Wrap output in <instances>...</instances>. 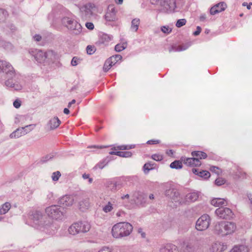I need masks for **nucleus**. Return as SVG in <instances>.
Wrapping results in <instances>:
<instances>
[{
  "label": "nucleus",
  "mask_w": 252,
  "mask_h": 252,
  "mask_svg": "<svg viewBox=\"0 0 252 252\" xmlns=\"http://www.w3.org/2000/svg\"><path fill=\"white\" fill-rule=\"evenodd\" d=\"M154 163H151L150 162L146 163L143 166L144 172L145 174H148L149 171L154 168Z\"/></svg>",
  "instance_id": "nucleus-35"
},
{
  "label": "nucleus",
  "mask_w": 252,
  "mask_h": 252,
  "mask_svg": "<svg viewBox=\"0 0 252 252\" xmlns=\"http://www.w3.org/2000/svg\"><path fill=\"white\" fill-rule=\"evenodd\" d=\"M226 7V4L224 2H219L211 8L210 10V14L214 15L223 11Z\"/></svg>",
  "instance_id": "nucleus-18"
},
{
  "label": "nucleus",
  "mask_w": 252,
  "mask_h": 252,
  "mask_svg": "<svg viewBox=\"0 0 252 252\" xmlns=\"http://www.w3.org/2000/svg\"><path fill=\"white\" fill-rule=\"evenodd\" d=\"M74 196L71 195H65L61 197L58 203L63 207L71 206L74 202Z\"/></svg>",
  "instance_id": "nucleus-14"
},
{
  "label": "nucleus",
  "mask_w": 252,
  "mask_h": 252,
  "mask_svg": "<svg viewBox=\"0 0 252 252\" xmlns=\"http://www.w3.org/2000/svg\"><path fill=\"white\" fill-rule=\"evenodd\" d=\"M80 209L84 211L89 208L90 207V202L89 198H82L79 202Z\"/></svg>",
  "instance_id": "nucleus-21"
},
{
  "label": "nucleus",
  "mask_w": 252,
  "mask_h": 252,
  "mask_svg": "<svg viewBox=\"0 0 252 252\" xmlns=\"http://www.w3.org/2000/svg\"><path fill=\"white\" fill-rule=\"evenodd\" d=\"M1 208L7 213L11 208V204L9 202H5L1 206Z\"/></svg>",
  "instance_id": "nucleus-42"
},
{
  "label": "nucleus",
  "mask_w": 252,
  "mask_h": 252,
  "mask_svg": "<svg viewBox=\"0 0 252 252\" xmlns=\"http://www.w3.org/2000/svg\"><path fill=\"white\" fill-rule=\"evenodd\" d=\"M161 31L165 33H169L171 32V29L169 27L163 26L161 28Z\"/></svg>",
  "instance_id": "nucleus-45"
},
{
  "label": "nucleus",
  "mask_w": 252,
  "mask_h": 252,
  "mask_svg": "<svg viewBox=\"0 0 252 252\" xmlns=\"http://www.w3.org/2000/svg\"><path fill=\"white\" fill-rule=\"evenodd\" d=\"M201 32V28L199 26H197L196 31L193 32V35L195 36L198 35Z\"/></svg>",
  "instance_id": "nucleus-57"
},
{
  "label": "nucleus",
  "mask_w": 252,
  "mask_h": 252,
  "mask_svg": "<svg viewBox=\"0 0 252 252\" xmlns=\"http://www.w3.org/2000/svg\"><path fill=\"white\" fill-rule=\"evenodd\" d=\"M86 27L89 30H92L94 29V24L91 22H87L86 23Z\"/></svg>",
  "instance_id": "nucleus-56"
},
{
  "label": "nucleus",
  "mask_w": 252,
  "mask_h": 252,
  "mask_svg": "<svg viewBox=\"0 0 252 252\" xmlns=\"http://www.w3.org/2000/svg\"><path fill=\"white\" fill-rule=\"evenodd\" d=\"M34 127L35 125H30L25 127L17 128L16 130L10 134V137L11 138H19L31 131L34 128Z\"/></svg>",
  "instance_id": "nucleus-9"
},
{
  "label": "nucleus",
  "mask_w": 252,
  "mask_h": 252,
  "mask_svg": "<svg viewBox=\"0 0 252 252\" xmlns=\"http://www.w3.org/2000/svg\"><path fill=\"white\" fill-rule=\"evenodd\" d=\"M30 219L36 227L42 229L43 231L53 235L57 229L55 225L51 223L48 218L39 211L33 210L29 212Z\"/></svg>",
  "instance_id": "nucleus-1"
},
{
  "label": "nucleus",
  "mask_w": 252,
  "mask_h": 252,
  "mask_svg": "<svg viewBox=\"0 0 252 252\" xmlns=\"http://www.w3.org/2000/svg\"><path fill=\"white\" fill-rule=\"evenodd\" d=\"M112 65L110 64L109 65V64L108 63H107V61H105V63L104 64V66H103V70L105 71V72H107L109 70V69L111 68V67H112Z\"/></svg>",
  "instance_id": "nucleus-51"
},
{
  "label": "nucleus",
  "mask_w": 252,
  "mask_h": 252,
  "mask_svg": "<svg viewBox=\"0 0 252 252\" xmlns=\"http://www.w3.org/2000/svg\"><path fill=\"white\" fill-rule=\"evenodd\" d=\"M140 24V19L138 18H135L131 21V30L136 32L138 29Z\"/></svg>",
  "instance_id": "nucleus-32"
},
{
  "label": "nucleus",
  "mask_w": 252,
  "mask_h": 252,
  "mask_svg": "<svg viewBox=\"0 0 252 252\" xmlns=\"http://www.w3.org/2000/svg\"><path fill=\"white\" fill-rule=\"evenodd\" d=\"M6 11L3 9H0V22L4 20Z\"/></svg>",
  "instance_id": "nucleus-49"
},
{
  "label": "nucleus",
  "mask_w": 252,
  "mask_h": 252,
  "mask_svg": "<svg viewBox=\"0 0 252 252\" xmlns=\"http://www.w3.org/2000/svg\"><path fill=\"white\" fill-rule=\"evenodd\" d=\"M62 22L72 33L78 35L81 32V25L74 19L66 17L63 19Z\"/></svg>",
  "instance_id": "nucleus-4"
},
{
  "label": "nucleus",
  "mask_w": 252,
  "mask_h": 252,
  "mask_svg": "<svg viewBox=\"0 0 252 252\" xmlns=\"http://www.w3.org/2000/svg\"><path fill=\"white\" fill-rule=\"evenodd\" d=\"M21 105V101L18 100V99H16L15 100L14 102H13V106L16 108H18L20 107Z\"/></svg>",
  "instance_id": "nucleus-52"
},
{
  "label": "nucleus",
  "mask_w": 252,
  "mask_h": 252,
  "mask_svg": "<svg viewBox=\"0 0 252 252\" xmlns=\"http://www.w3.org/2000/svg\"><path fill=\"white\" fill-rule=\"evenodd\" d=\"M124 214H125V213L124 211H119L118 212H117L116 216L118 217H120L122 216V215H124Z\"/></svg>",
  "instance_id": "nucleus-63"
},
{
  "label": "nucleus",
  "mask_w": 252,
  "mask_h": 252,
  "mask_svg": "<svg viewBox=\"0 0 252 252\" xmlns=\"http://www.w3.org/2000/svg\"><path fill=\"white\" fill-rule=\"evenodd\" d=\"M79 228H80V226L78 222L74 223L69 227L68 232L70 234L75 235L80 233Z\"/></svg>",
  "instance_id": "nucleus-24"
},
{
  "label": "nucleus",
  "mask_w": 252,
  "mask_h": 252,
  "mask_svg": "<svg viewBox=\"0 0 252 252\" xmlns=\"http://www.w3.org/2000/svg\"><path fill=\"white\" fill-rule=\"evenodd\" d=\"M34 40L36 41H39L41 39V36L39 34H35L33 36Z\"/></svg>",
  "instance_id": "nucleus-61"
},
{
  "label": "nucleus",
  "mask_w": 252,
  "mask_h": 252,
  "mask_svg": "<svg viewBox=\"0 0 252 252\" xmlns=\"http://www.w3.org/2000/svg\"><path fill=\"white\" fill-rule=\"evenodd\" d=\"M87 52L89 55H92L94 52V48L91 45H88L86 48Z\"/></svg>",
  "instance_id": "nucleus-47"
},
{
  "label": "nucleus",
  "mask_w": 252,
  "mask_h": 252,
  "mask_svg": "<svg viewBox=\"0 0 252 252\" xmlns=\"http://www.w3.org/2000/svg\"><path fill=\"white\" fill-rule=\"evenodd\" d=\"M113 209V205L110 202H108L107 205L103 207V211L105 213H108L111 212Z\"/></svg>",
  "instance_id": "nucleus-38"
},
{
  "label": "nucleus",
  "mask_w": 252,
  "mask_h": 252,
  "mask_svg": "<svg viewBox=\"0 0 252 252\" xmlns=\"http://www.w3.org/2000/svg\"><path fill=\"white\" fill-rule=\"evenodd\" d=\"M236 229V225L234 222L221 221L216 223L213 231L215 234L224 236L233 233Z\"/></svg>",
  "instance_id": "nucleus-3"
},
{
  "label": "nucleus",
  "mask_w": 252,
  "mask_h": 252,
  "mask_svg": "<svg viewBox=\"0 0 252 252\" xmlns=\"http://www.w3.org/2000/svg\"><path fill=\"white\" fill-rule=\"evenodd\" d=\"M198 176L202 178H204V179H207L210 177V173L209 171L206 170H202L199 172V174Z\"/></svg>",
  "instance_id": "nucleus-37"
},
{
  "label": "nucleus",
  "mask_w": 252,
  "mask_h": 252,
  "mask_svg": "<svg viewBox=\"0 0 252 252\" xmlns=\"http://www.w3.org/2000/svg\"><path fill=\"white\" fill-rule=\"evenodd\" d=\"M159 142H160V141L158 140H150L148 141L147 143L149 144H156L159 143Z\"/></svg>",
  "instance_id": "nucleus-58"
},
{
  "label": "nucleus",
  "mask_w": 252,
  "mask_h": 252,
  "mask_svg": "<svg viewBox=\"0 0 252 252\" xmlns=\"http://www.w3.org/2000/svg\"><path fill=\"white\" fill-rule=\"evenodd\" d=\"M225 183V181L222 178H217L215 180V184L217 186H221L223 185Z\"/></svg>",
  "instance_id": "nucleus-48"
},
{
  "label": "nucleus",
  "mask_w": 252,
  "mask_h": 252,
  "mask_svg": "<svg viewBox=\"0 0 252 252\" xmlns=\"http://www.w3.org/2000/svg\"><path fill=\"white\" fill-rule=\"evenodd\" d=\"M126 47V45L125 43L122 44H118L115 47V50L118 52H120L123 50L125 49Z\"/></svg>",
  "instance_id": "nucleus-39"
},
{
  "label": "nucleus",
  "mask_w": 252,
  "mask_h": 252,
  "mask_svg": "<svg viewBox=\"0 0 252 252\" xmlns=\"http://www.w3.org/2000/svg\"><path fill=\"white\" fill-rule=\"evenodd\" d=\"M0 47L8 51H11L13 49V46L11 43L2 39H0Z\"/></svg>",
  "instance_id": "nucleus-26"
},
{
  "label": "nucleus",
  "mask_w": 252,
  "mask_h": 252,
  "mask_svg": "<svg viewBox=\"0 0 252 252\" xmlns=\"http://www.w3.org/2000/svg\"><path fill=\"white\" fill-rule=\"evenodd\" d=\"M117 11L113 5H109L108 6L107 11L105 15V18L107 21H114L116 19Z\"/></svg>",
  "instance_id": "nucleus-16"
},
{
  "label": "nucleus",
  "mask_w": 252,
  "mask_h": 252,
  "mask_svg": "<svg viewBox=\"0 0 252 252\" xmlns=\"http://www.w3.org/2000/svg\"><path fill=\"white\" fill-rule=\"evenodd\" d=\"M45 212L49 217L55 220L61 219L63 216L60 206L56 205L47 207Z\"/></svg>",
  "instance_id": "nucleus-7"
},
{
  "label": "nucleus",
  "mask_w": 252,
  "mask_h": 252,
  "mask_svg": "<svg viewBox=\"0 0 252 252\" xmlns=\"http://www.w3.org/2000/svg\"><path fill=\"white\" fill-rule=\"evenodd\" d=\"M79 226H80V232L85 233L88 232L90 228V224L87 221H81L78 222Z\"/></svg>",
  "instance_id": "nucleus-25"
},
{
  "label": "nucleus",
  "mask_w": 252,
  "mask_h": 252,
  "mask_svg": "<svg viewBox=\"0 0 252 252\" xmlns=\"http://www.w3.org/2000/svg\"><path fill=\"white\" fill-rule=\"evenodd\" d=\"M166 196L170 198L173 202L178 203L179 204L181 203L179 192L174 189H169L166 190L165 192Z\"/></svg>",
  "instance_id": "nucleus-13"
},
{
  "label": "nucleus",
  "mask_w": 252,
  "mask_h": 252,
  "mask_svg": "<svg viewBox=\"0 0 252 252\" xmlns=\"http://www.w3.org/2000/svg\"><path fill=\"white\" fill-rule=\"evenodd\" d=\"M153 159L156 161H161L163 159V156L160 154H154L152 156Z\"/></svg>",
  "instance_id": "nucleus-43"
},
{
  "label": "nucleus",
  "mask_w": 252,
  "mask_h": 252,
  "mask_svg": "<svg viewBox=\"0 0 252 252\" xmlns=\"http://www.w3.org/2000/svg\"><path fill=\"white\" fill-rule=\"evenodd\" d=\"M211 203L212 205L215 207H220L222 206H226L227 204L226 201L225 199L220 198L213 199L211 201Z\"/></svg>",
  "instance_id": "nucleus-20"
},
{
  "label": "nucleus",
  "mask_w": 252,
  "mask_h": 252,
  "mask_svg": "<svg viewBox=\"0 0 252 252\" xmlns=\"http://www.w3.org/2000/svg\"><path fill=\"white\" fill-rule=\"evenodd\" d=\"M121 187V185L120 183L111 182L109 187L112 191H116L120 189Z\"/></svg>",
  "instance_id": "nucleus-34"
},
{
  "label": "nucleus",
  "mask_w": 252,
  "mask_h": 252,
  "mask_svg": "<svg viewBox=\"0 0 252 252\" xmlns=\"http://www.w3.org/2000/svg\"><path fill=\"white\" fill-rule=\"evenodd\" d=\"M113 36L106 33L102 34L100 37L101 43L107 44L113 39Z\"/></svg>",
  "instance_id": "nucleus-28"
},
{
  "label": "nucleus",
  "mask_w": 252,
  "mask_h": 252,
  "mask_svg": "<svg viewBox=\"0 0 252 252\" xmlns=\"http://www.w3.org/2000/svg\"><path fill=\"white\" fill-rule=\"evenodd\" d=\"M57 54L53 51H49L44 53L41 50L36 51L34 55L35 60L38 63L44 62L46 58H49L51 60H56Z\"/></svg>",
  "instance_id": "nucleus-6"
},
{
  "label": "nucleus",
  "mask_w": 252,
  "mask_h": 252,
  "mask_svg": "<svg viewBox=\"0 0 252 252\" xmlns=\"http://www.w3.org/2000/svg\"><path fill=\"white\" fill-rule=\"evenodd\" d=\"M61 121L57 117H55L52 118L48 123L51 129H54L57 128L61 124Z\"/></svg>",
  "instance_id": "nucleus-22"
},
{
  "label": "nucleus",
  "mask_w": 252,
  "mask_h": 252,
  "mask_svg": "<svg viewBox=\"0 0 252 252\" xmlns=\"http://www.w3.org/2000/svg\"><path fill=\"white\" fill-rule=\"evenodd\" d=\"M134 145H122L120 146V149L122 150L131 149L134 148Z\"/></svg>",
  "instance_id": "nucleus-46"
},
{
  "label": "nucleus",
  "mask_w": 252,
  "mask_h": 252,
  "mask_svg": "<svg viewBox=\"0 0 252 252\" xmlns=\"http://www.w3.org/2000/svg\"><path fill=\"white\" fill-rule=\"evenodd\" d=\"M61 176V174L60 171L54 172L52 173V179L54 181H57Z\"/></svg>",
  "instance_id": "nucleus-40"
},
{
  "label": "nucleus",
  "mask_w": 252,
  "mask_h": 252,
  "mask_svg": "<svg viewBox=\"0 0 252 252\" xmlns=\"http://www.w3.org/2000/svg\"><path fill=\"white\" fill-rule=\"evenodd\" d=\"M229 252H248V248L244 245L236 246Z\"/></svg>",
  "instance_id": "nucleus-29"
},
{
  "label": "nucleus",
  "mask_w": 252,
  "mask_h": 252,
  "mask_svg": "<svg viewBox=\"0 0 252 252\" xmlns=\"http://www.w3.org/2000/svg\"><path fill=\"white\" fill-rule=\"evenodd\" d=\"M193 157H195L198 159H205L207 157V154L202 151H193L191 153Z\"/></svg>",
  "instance_id": "nucleus-30"
},
{
  "label": "nucleus",
  "mask_w": 252,
  "mask_h": 252,
  "mask_svg": "<svg viewBox=\"0 0 252 252\" xmlns=\"http://www.w3.org/2000/svg\"><path fill=\"white\" fill-rule=\"evenodd\" d=\"M106 61L107 63H108L109 65L111 64L112 66L115 65L117 63V61L116 60V59H115L114 57H110Z\"/></svg>",
  "instance_id": "nucleus-44"
},
{
  "label": "nucleus",
  "mask_w": 252,
  "mask_h": 252,
  "mask_svg": "<svg viewBox=\"0 0 252 252\" xmlns=\"http://www.w3.org/2000/svg\"><path fill=\"white\" fill-rule=\"evenodd\" d=\"M133 230L132 225L129 222H120L113 225L112 235L116 239L129 236Z\"/></svg>",
  "instance_id": "nucleus-2"
},
{
  "label": "nucleus",
  "mask_w": 252,
  "mask_h": 252,
  "mask_svg": "<svg viewBox=\"0 0 252 252\" xmlns=\"http://www.w3.org/2000/svg\"><path fill=\"white\" fill-rule=\"evenodd\" d=\"M201 164V163L198 158H194L193 161V166H199Z\"/></svg>",
  "instance_id": "nucleus-54"
},
{
  "label": "nucleus",
  "mask_w": 252,
  "mask_h": 252,
  "mask_svg": "<svg viewBox=\"0 0 252 252\" xmlns=\"http://www.w3.org/2000/svg\"><path fill=\"white\" fill-rule=\"evenodd\" d=\"M227 249V245L222 242L216 241L212 243L210 251L211 252H223Z\"/></svg>",
  "instance_id": "nucleus-15"
},
{
  "label": "nucleus",
  "mask_w": 252,
  "mask_h": 252,
  "mask_svg": "<svg viewBox=\"0 0 252 252\" xmlns=\"http://www.w3.org/2000/svg\"><path fill=\"white\" fill-rule=\"evenodd\" d=\"M198 196V194L197 192L189 193L186 196V200L188 202H194L197 200Z\"/></svg>",
  "instance_id": "nucleus-27"
},
{
  "label": "nucleus",
  "mask_w": 252,
  "mask_h": 252,
  "mask_svg": "<svg viewBox=\"0 0 252 252\" xmlns=\"http://www.w3.org/2000/svg\"><path fill=\"white\" fill-rule=\"evenodd\" d=\"M112 57H114L115 59H116L117 62L121 60V59H122V57L120 55H115V56H112Z\"/></svg>",
  "instance_id": "nucleus-62"
},
{
  "label": "nucleus",
  "mask_w": 252,
  "mask_h": 252,
  "mask_svg": "<svg viewBox=\"0 0 252 252\" xmlns=\"http://www.w3.org/2000/svg\"><path fill=\"white\" fill-rule=\"evenodd\" d=\"M199 240L195 237L190 238L188 241L185 243V248L189 252H193L200 246Z\"/></svg>",
  "instance_id": "nucleus-11"
},
{
  "label": "nucleus",
  "mask_w": 252,
  "mask_h": 252,
  "mask_svg": "<svg viewBox=\"0 0 252 252\" xmlns=\"http://www.w3.org/2000/svg\"><path fill=\"white\" fill-rule=\"evenodd\" d=\"M77 59L76 57H73V59H72V61H71V63L72 64V65L73 66H75L77 64Z\"/></svg>",
  "instance_id": "nucleus-60"
},
{
  "label": "nucleus",
  "mask_w": 252,
  "mask_h": 252,
  "mask_svg": "<svg viewBox=\"0 0 252 252\" xmlns=\"http://www.w3.org/2000/svg\"><path fill=\"white\" fill-rule=\"evenodd\" d=\"M159 252H179V250L175 245L172 244H167L160 248Z\"/></svg>",
  "instance_id": "nucleus-19"
},
{
  "label": "nucleus",
  "mask_w": 252,
  "mask_h": 252,
  "mask_svg": "<svg viewBox=\"0 0 252 252\" xmlns=\"http://www.w3.org/2000/svg\"><path fill=\"white\" fill-rule=\"evenodd\" d=\"M210 220L209 215L204 214L201 216L196 222V229L198 231H203L207 229L210 225Z\"/></svg>",
  "instance_id": "nucleus-8"
},
{
  "label": "nucleus",
  "mask_w": 252,
  "mask_h": 252,
  "mask_svg": "<svg viewBox=\"0 0 252 252\" xmlns=\"http://www.w3.org/2000/svg\"><path fill=\"white\" fill-rule=\"evenodd\" d=\"M216 215L220 219H228L233 215L232 211L228 208L219 207L215 211Z\"/></svg>",
  "instance_id": "nucleus-12"
},
{
  "label": "nucleus",
  "mask_w": 252,
  "mask_h": 252,
  "mask_svg": "<svg viewBox=\"0 0 252 252\" xmlns=\"http://www.w3.org/2000/svg\"><path fill=\"white\" fill-rule=\"evenodd\" d=\"M82 177L84 179H89V183L91 184L93 182V179L92 178L90 177V175L88 174L84 173L82 175Z\"/></svg>",
  "instance_id": "nucleus-50"
},
{
  "label": "nucleus",
  "mask_w": 252,
  "mask_h": 252,
  "mask_svg": "<svg viewBox=\"0 0 252 252\" xmlns=\"http://www.w3.org/2000/svg\"><path fill=\"white\" fill-rule=\"evenodd\" d=\"M0 69L8 76L13 77L15 75V71L14 68L10 63L5 61H0Z\"/></svg>",
  "instance_id": "nucleus-10"
},
{
  "label": "nucleus",
  "mask_w": 252,
  "mask_h": 252,
  "mask_svg": "<svg viewBox=\"0 0 252 252\" xmlns=\"http://www.w3.org/2000/svg\"><path fill=\"white\" fill-rule=\"evenodd\" d=\"M94 7L92 3H88L83 6L81 9L82 18L84 20H87L92 15L93 12L92 9Z\"/></svg>",
  "instance_id": "nucleus-17"
},
{
  "label": "nucleus",
  "mask_w": 252,
  "mask_h": 252,
  "mask_svg": "<svg viewBox=\"0 0 252 252\" xmlns=\"http://www.w3.org/2000/svg\"><path fill=\"white\" fill-rule=\"evenodd\" d=\"M118 156L123 158H129L132 156V153L129 151H117Z\"/></svg>",
  "instance_id": "nucleus-36"
},
{
  "label": "nucleus",
  "mask_w": 252,
  "mask_h": 252,
  "mask_svg": "<svg viewBox=\"0 0 252 252\" xmlns=\"http://www.w3.org/2000/svg\"><path fill=\"white\" fill-rule=\"evenodd\" d=\"M160 10L164 12L173 11L176 7V0H156Z\"/></svg>",
  "instance_id": "nucleus-5"
},
{
  "label": "nucleus",
  "mask_w": 252,
  "mask_h": 252,
  "mask_svg": "<svg viewBox=\"0 0 252 252\" xmlns=\"http://www.w3.org/2000/svg\"><path fill=\"white\" fill-rule=\"evenodd\" d=\"M206 15L205 14H203L200 16L199 19L201 21H204L206 19Z\"/></svg>",
  "instance_id": "nucleus-64"
},
{
  "label": "nucleus",
  "mask_w": 252,
  "mask_h": 252,
  "mask_svg": "<svg viewBox=\"0 0 252 252\" xmlns=\"http://www.w3.org/2000/svg\"><path fill=\"white\" fill-rule=\"evenodd\" d=\"M12 88L15 90H20L22 89V86L20 84L14 83Z\"/></svg>",
  "instance_id": "nucleus-55"
},
{
  "label": "nucleus",
  "mask_w": 252,
  "mask_h": 252,
  "mask_svg": "<svg viewBox=\"0 0 252 252\" xmlns=\"http://www.w3.org/2000/svg\"><path fill=\"white\" fill-rule=\"evenodd\" d=\"M183 161L182 160H175L171 162L170 164V168L172 169H181L183 167L182 164Z\"/></svg>",
  "instance_id": "nucleus-33"
},
{
  "label": "nucleus",
  "mask_w": 252,
  "mask_h": 252,
  "mask_svg": "<svg viewBox=\"0 0 252 252\" xmlns=\"http://www.w3.org/2000/svg\"><path fill=\"white\" fill-rule=\"evenodd\" d=\"M187 22V21L185 19H181L178 20L176 24V26L178 28H181V27L184 26Z\"/></svg>",
  "instance_id": "nucleus-41"
},
{
  "label": "nucleus",
  "mask_w": 252,
  "mask_h": 252,
  "mask_svg": "<svg viewBox=\"0 0 252 252\" xmlns=\"http://www.w3.org/2000/svg\"><path fill=\"white\" fill-rule=\"evenodd\" d=\"M14 83L13 82V80L11 79H8L5 82V84L7 87H12Z\"/></svg>",
  "instance_id": "nucleus-53"
},
{
  "label": "nucleus",
  "mask_w": 252,
  "mask_h": 252,
  "mask_svg": "<svg viewBox=\"0 0 252 252\" xmlns=\"http://www.w3.org/2000/svg\"><path fill=\"white\" fill-rule=\"evenodd\" d=\"M98 252H112L108 247H103Z\"/></svg>",
  "instance_id": "nucleus-59"
},
{
  "label": "nucleus",
  "mask_w": 252,
  "mask_h": 252,
  "mask_svg": "<svg viewBox=\"0 0 252 252\" xmlns=\"http://www.w3.org/2000/svg\"><path fill=\"white\" fill-rule=\"evenodd\" d=\"M181 160L183 162L187 165V166H193V161L194 160V158H186V157H182L181 158Z\"/></svg>",
  "instance_id": "nucleus-31"
},
{
  "label": "nucleus",
  "mask_w": 252,
  "mask_h": 252,
  "mask_svg": "<svg viewBox=\"0 0 252 252\" xmlns=\"http://www.w3.org/2000/svg\"><path fill=\"white\" fill-rule=\"evenodd\" d=\"M189 45L188 44H184L181 45H173L169 48V52H180L186 50Z\"/></svg>",
  "instance_id": "nucleus-23"
}]
</instances>
